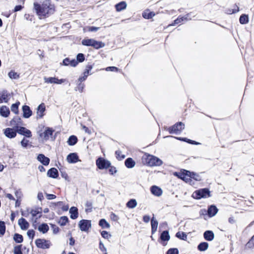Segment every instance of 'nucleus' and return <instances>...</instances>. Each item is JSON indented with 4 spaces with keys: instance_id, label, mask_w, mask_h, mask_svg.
Returning a JSON list of instances; mask_svg holds the SVG:
<instances>
[{
    "instance_id": "nucleus-1",
    "label": "nucleus",
    "mask_w": 254,
    "mask_h": 254,
    "mask_svg": "<svg viewBox=\"0 0 254 254\" xmlns=\"http://www.w3.org/2000/svg\"><path fill=\"white\" fill-rule=\"evenodd\" d=\"M33 8L40 19L49 17L56 11L55 5L52 2L51 0H45L42 3L35 2L33 3Z\"/></svg>"
},
{
    "instance_id": "nucleus-2",
    "label": "nucleus",
    "mask_w": 254,
    "mask_h": 254,
    "mask_svg": "<svg viewBox=\"0 0 254 254\" xmlns=\"http://www.w3.org/2000/svg\"><path fill=\"white\" fill-rule=\"evenodd\" d=\"M142 163L148 166H160L163 164L162 161L159 158L145 153L141 158Z\"/></svg>"
},
{
    "instance_id": "nucleus-3",
    "label": "nucleus",
    "mask_w": 254,
    "mask_h": 254,
    "mask_svg": "<svg viewBox=\"0 0 254 254\" xmlns=\"http://www.w3.org/2000/svg\"><path fill=\"white\" fill-rule=\"evenodd\" d=\"M210 196V192L207 188L196 190L192 194V197L196 199H200L202 198H208Z\"/></svg>"
},
{
    "instance_id": "nucleus-4",
    "label": "nucleus",
    "mask_w": 254,
    "mask_h": 254,
    "mask_svg": "<svg viewBox=\"0 0 254 254\" xmlns=\"http://www.w3.org/2000/svg\"><path fill=\"white\" fill-rule=\"evenodd\" d=\"M185 128V125L182 122H179L173 126L168 128L167 130L170 133L180 134Z\"/></svg>"
},
{
    "instance_id": "nucleus-5",
    "label": "nucleus",
    "mask_w": 254,
    "mask_h": 254,
    "mask_svg": "<svg viewBox=\"0 0 254 254\" xmlns=\"http://www.w3.org/2000/svg\"><path fill=\"white\" fill-rule=\"evenodd\" d=\"M96 164L97 167L101 170L106 169L111 166L110 161L106 160L102 157H99L96 160Z\"/></svg>"
},
{
    "instance_id": "nucleus-6",
    "label": "nucleus",
    "mask_w": 254,
    "mask_h": 254,
    "mask_svg": "<svg viewBox=\"0 0 254 254\" xmlns=\"http://www.w3.org/2000/svg\"><path fill=\"white\" fill-rule=\"evenodd\" d=\"M35 244L37 248L47 249L50 247V243L49 241L44 239H37L35 241Z\"/></svg>"
},
{
    "instance_id": "nucleus-7",
    "label": "nucleus",
    "mask_w": 254,
    "mask_h": 254,
    "mask_svg": "<svg viewBox=\"0 0 254 254\" xmlns=\"http://www.w3.org/2000/svg\"><path fill=\"white\" fill-rule=\"evenodd\" d=\"M9 123L10 125L16 129H18L19 127H20L23 125V121L21 118L17 116L14 117Z\"/></svg>"
},
{
    "instance_id": "nucleus-8",
    "label": "nucleus",
    "mask_w": 254,
    "mask_h": 254,
    "mask_svg": "<svg viewBox=\"0 0 254 254\" xmlns=\"http://www.w3.org/2000/svg\"><path fill=\"white\" fill-rule=\"evenodd\" d=\"M17 129L14 128L7 127L3 130V133L8 138H13L17 135Z\"/></svg>"
},
{
    "instance_id": "nucleus-9",
    "label": "nucleus",
    "mask_w": 254,
    "mask_h": 254,
    "mask_svg": "<svg viewBox=\"0 0 254 254\" xmlns=\"http://www.w3.org/2000/svg\"><path fill=\"white\" fill-rule=\"evenodd\" d=\"M79 226L82 231H88L91 227V222L87 220H81L79 222Z\"/></svg>"
},
{
    "instance_id": "nucleus-10",
    "label": "nucleus",
    "mask_w": 254,
    "mask_h": 254,
    "mask_svg": "<svg viewBox=\"0 0 254 254\" xmlns=\"http://www.w3.org/2000/svg\"><path fill=\"white\" fill-rule=\"evenodd\" d=\"M17 131L18 133L24 135L26 137L30 138L32 136L31 131L25 127H21L17 129Z\"/></svg>"
},
{
    "instance_id": "nucleus-11",
    "label": "nucleus",
    "mask_w": 254,
    "mask_h": 254,
    "mask_svg": "<svg viewBox=\"0 0 254 254\" xmlns=\"http://www.w3.org/2000/svg\"><path fill=\"white\" fill-rule=\"evenodd\" d=\"M44 79H45V82H46V83H56V84H62L63 82H64L65 81V79H59L58 78L55 77H48V78H45Z\"/></svg>"
},
{
    "instance_id": "nucleus-12",
    "label": "nucleus",
    "mask_w": 254,
    "mask_h": 254,
    "mask_svg": "<svg viewBox=\"0 0 254 254\" xmlns=\"http://www.w3.org/2000/svg\"><path fill=\"white\" fill-rule=\"evenodd\" d=\"M54 131V130L51 128L46 127L44 132L40 134V136L45 140H48L49 137L52 135Z\"/></svg>"
},
{
    "instance_id": "nucleus-13",
    "label": "nucleus",
    "mask_w": 254,
    "mask_h": 254,
    "mask_svg": "<svg viewBox=\"0 0 254 254\" xmlns=\"http://www.w3.org/2000/svg\"><path fill=\"white\" fill-rule=\"evenodd\" d=\"M191 172L187 170H184L182 172L180 175V178L183 180L185 181L186 182H189L191 181Z\"/></svg>"
},
{
    "instance_id": "nucleus-14",
    "label": "nucleus",
    "mask_w": 254,
    "mask_h": 254,
    "mask_svg": "<svg viewBox=\"0 0 254 254\" xmlns=\"http://www.w3.org/2000/svg\"><path fill=\"white\" fill-rule=\"evenodd\" d=\"M23 117L24 118H29L32 115V111L28 105H23L22 108Z\"/></svg>"
},
{
    "instance_id": "nucleus-15",
    "label": "nucleus",
    "mask_w": 254,
    "mask_h": 254,
    "mask_svg": "<svg viewBox=\"0 0 254 254\" xmlns=\"http://www.w3.org/2000/svg\"><path fill=\"white\" fill-rule=\"evenodd\" d=\"M46 111V107L44 103H42L37 108V115L39 118H42L44 116V112Z\"/></svg>"
},
{
    "instance_id": "nucleus-16",
    "label": "nucleus",
    "mask_w": 254,
    "mask_h": 254,
    "mask_svg": "<svg viewBox=\"0 0 254 254\" xmlns=\"http://www.w3.org/2000/svg\"><path fill=\"white\" fill-rule=\"evenodd\" d=\"M67 160L69 163H75L79 161V158L76 153H72L67 156Z\"/></svg>"
},
{
    "instance_id": "nucleus-17",
    "label": "nucleus",
    "mask_w": 254,
    "mask_h": 254,
    "mask_svg": "<svg viewBox=\"0 0 254 254\" xmlns=\"http://www.w3.org/2000/svg\"><path fill=\"white\" fill-rule=\"evenodd\" d=\"M37 159L38 161H39L41 163L43 164V165L45 166H47L49 164L50 161V159L48 157H46L43 154H39L37 157Z\"/></svg>"
},
{
    "instance_id": "nucleus-18",
    "label": "nucleus",
    "mask_w": 254,
    "mask_h": 254,
    "mask_svg": "<svg viewBox=\"0 0 254 254\" xmlns=\"http://www.w3.org/2000/svg\"><path fill=\"white\" fill-rule=\"evenodd\" d=\"M47 176L50 178L56 179L59 177V172L56 168H52L47 172Z\"/></svg>"
},
{
    "instance_id": "nucleus-19",
    "label": "nucleus",
    "mask_w": 254,
    "mask_h": 254,
    "mask_svg": "<svg viewBox=\"0 0 254 254\" xmlns=\"http://www.w3.org/2000/svg\"><path fill=\"white\" fill-rule=\"evenodd\" d=\"M18 224L22 230H26L29 226V223L23 217L18 220Z\"/></svg>"
},
{
    "instance_id": "nucleus-20",
    "label": "nucleus",
    "mask_w": 254,
    "mask_h": 254,
    "mask_svg": "<svg viewBox=\"0 0 254 254\" xmlns=\"http://www.w3.org/2000/svg\"><path fill=\"white\" fill-rule=\"evenodd\" d=\"M10 114V110L6 106H2L0 108V115L3 117L7 118Z\"/></svg>"
},
{
    "instance_id": "nucleus-21",
    "label": "nucleus",
    "mask_w": 254,
    "mask_h": 254,
    "mask_svg": "<svg viewBox=\"0 0 254 254\" xmlns=\"http://www.w3.org/2000/svg\"><path fill=\"white\" fill-rule=\"evenodd\" d=\"M92 66L91 65H87L83 73V76L79 77V78H80V79L82 80H85L89 74V71L92 69Z\"/></svg>"
},
{
    "instance_id": "nucleus-22",
    "label": "nucleus",
    "mask_w": 254,
    "mask_h": 254,
    "mask_svg": "<svg viewBox=\"0 0 254 254\" xmlns=\"http://www.w3.org/2000/svg\"><path fill=\"white\" fill-rule=\"evenodd\" d=\"M85 80H81L80 78L79 77L77 81V85L75 87L76 91H78L80 93L83 92V89L85 87V84L84 83H83V82Z\"/></svg>"
},
{
    "instance_id": "nucleus-23",
    "label": "nucleus",
    "mask_w": 254,
    "mask_h": 254,
    "mask_svg": "<svg viewBox=\"0 0 254 254\" xmlns=\"http://www.w3.org/2000/svg\"><path fill=\"white\" fill-rule=\"evenodd\" d=\"M191 18L190 17V14H188L184 16L183 17H179L177 19L174 20V23L172 24L169 25V26H174L175 24H179L184 20H190Z\"/></svg>"
},
{
    "instance_id": "nucleus-24",
    "label": "nucleus",
    "mask_w": 254,
    "mask_h": 254,
    "mask_svg": "<svg viewBox=\"0 0 254 254\" xmlns=\"http://www.w3.org/2000/svg\"><path fill=\"white\" fill-rule=\"evenodd\" d=\"M150 190L152 194L157 196H160L162 194V190L160 188L156 186H153L151 187Z\"/></svg>"
},
{
    "instance_id": "nucleus-25",
    "label": "nucleus",
    "mask_w": 254,
    "mask_h": 254,
    "mask_svg": "<svg viewBox=\"0 0 254 254\" xmlns=\"http://www.w3.org/2000/svg\"><path fill=\"white\" fill-rule=\"evenodd\" d=\"M218 209L213 205L209 206L207 210V213L209 217H211L215 216L217 213Z\"/></svg>"
},
{
    "instance_id": "nucleus-26",
    "label": "nucleus",
    "mask_w": 254,
    "mask_h": 254,
    "mask_svg": "<svg viewBox=\"0 0 254 254\" xmlns=\"http://www.w3.org/2000/svg\"><path fill=\"white\" fill-rule=\"evenodd\" d=\"M69 213L70 214V217L72 219H75L78 216V209L76 207H71L69 209Z\"/></svg>"
},
{
    "instance_id": "nucleus-27",
    "label": "nucleus",
    "mask_w": 254,
    "mask_h": 254,
    "mask_svg": "<svg viewBox=\"0 0 254 254\" xmlns=\"http://www.w3.org/2000/svg\"><path fill=\"white\" fill-rule=\"evenodd\" d=\"M203 236L204 239L208 241H212L214 238L213 232L210 230L206 231L203 234Z\"/></svg>"
},
{
    "instance_id": "nucleus-28",
    "label": "nucleus",
    "mask_w": 254,
    "mask_h": 254,
    "mask_svg": "<svg viewBox=\"0 0 254 254\" xmlns=\"http://www.w3.org/2000/svg\"><path fill=\"white\" fill-rule=\"evenodd\" d=\"M151 232L152 234L155 233L157 229L158 222L157 220L155 219L154 217L151 220Z\"/></svg>"
},
{
    "instance_id": "nucleus-29",
    "label": "nucleus",
    "mask_w": 254,
    "mask_h": 254,
    "mask_svg": "<svg viewBox=\"0 0 254 254\" xmlns=\"http://www.w3.org/2000/svg\"><path fill=\"white\" fill-rule=\"evenodd\" d=\"M20 103L19 101H17L15 103L12 104L11 106V110L16 115L19 114V106Z\"/></svg>"
},
{
    "instance_id": "nucleus-30",
    "label": "nucleus",
    "mask_w": 254,
    "mask_h": 254,
    "mask_svg": "<svg viewBox=\"0 0 254 254\" xmlns=\"http://www.w3.org/2000/svg\"><path fill=\"white\" fill-rule=\"evenodd\" d=\"M125 165L128 168H132L135 165V161L131 158H128L125 161Z\"/></svg>"
},
{
    "instance_id": "nucleus-31",
    "label": "nucleus",
    "mask_w": 254,
    "mask_h": 254,
    "mask_svg": "<svg viewBox=\"0 0 254 254\" xmlns=\"http://www.w3.org/2000/svg\"><path fill=\"white\" fill-rule=\"evenodd\" d=\"M49 230V226L46 223H42L38 227V230L43 234L46 233Z\"/></svg>"
},
{
    "instance_id": "nucleus-32",
    "label": "nucleus",
    "mask_w": 254,
    "mask_h": 254,
    "mask_svg": "<svg viewBox=\"0 0 254 254\" xmlns=\"http://www.w3.org/2000/svg\"><path fill=\"white\" fill-rule=\"evenodd\" d=\"M9 94H8L6 91H3L0 96V98L2 100V102L3 101L5 103L8 102L9 100Z\"/></svg>"
},
{
    "instance_id": "nucleus-33",
    "label": "nucleus",
    "mask_w": 254,
    "mask_h": 254,
    "mask_svg": "<svg viewBox=\"0 0 254 254\" xmlns=\"http://www.w3.org/2000/svg\"><path fill=\"white\" fill-rule=\"evenodd\" d=\"M78 141L77 137L75 135H71L68 138L67 143L69 145L72 146L75 145Z\"/></svg>"
},
{
    "instance_id": "nucleus-34",
    "label": "nucleus",
    "mask_w": 254,
    "mask_h": 254,
    "mask_svg": "<svg viewBox=\"0 0 254 254\" xmlns=\"http://www.w3.org/2000/svg\"><path fill=\"white\" fill-rule=\"evenodd\" d=\"M160 239L163 241H168L170 239V236L169 235L168 231H164L161 234Z\"/></svg>"
},
{
    "instance_id": "nucleus-35",
    "label": "nucleus",
    "mask_w": 254,
    "mask_h": 254,
    "mask_svg": "<svg viewBox=\"0 0 254 254\" xmlns=\"http://www.w3.org/2000/svg\"><path fill=\"white\" fill-rule=\"evenodd\" d=\"M127 7V3L125 1H122L117 4L115 7L117 11H120L125 9Z\"/></svg>"
},
{
    "instance_id": "nucleus-36",
    "label": "nucleus",
    "mask_w": 254,
    "mask_h": 254,
    "mask_svg": "<svg viewBox=\"0 0 254 254\" xmlns=\"http://www.w3.org/2000/svg\"><path fill=\"white\" fill-rule=\"evenodd\" d=\"M208 248V244L207 242L200 243L197 246L198 250L201 252L206 251Z\"/></svg>"
},
{
    "instance_id": "nucleus-37",
    "label": "nucleus",
    "mask_w": 254,
    "mask_h": 254,
    "mask_svg": "<svg viewBox=\"0 0 254 254\" xmlns=\"http://www.w3.org/2000/svg\"><path fill=\"white\" fill-rule=\"evenodd\" d=\"M14 241L17 243H21L23 241V237L22 235L15 233L13 235Z\"/></svg>"
},
{
    "instance_id": "nucleus-38",
    "label": "nucleus",
    "mask_w": 254,
    "mask_h": 254,
    "mask_svg": "<svg viewBox=\"0 0 254 254\" xmlns=\"http://www.w3.org/2000/svg\"><path fill=\"white\" fill-rule=\"evenodd\" d=\"M137 204V201L135 199H131L127 202L126 205L128 208H134L136 206Z\"/></svg>"
},
{
    "instance_id": "nucleus-39",
    "label": "nucleus",
    "mask_w": 254,
    "mask_h": 254,
    "mask_svg": "<svg viewBox=\"0 0 254 254\" xmlns=\"http://www.w3.org/2000/svg\"><path fill=\"white\" fill-rule=\"evenodd\" d=\"M239 21L241 24H245L249 22V17L248 15L242 14L239 19Z\"/></svg>"
},
{
    "instance_id": "nucleus-40",
    "label": "nucleus",
    "mask_w": 254,
    "mask_h": 254,
    "mask_svg": "<svg viewBox=\"0 0 254 254\" xmlns=\"http://www.w3.org/2000/svg\"><path fill=\"white\" fill-rule=\"evenodd\" d=\"M103 46L104 44L101 42L97 41L94 39L91 47L96 49H99L103 47Z\"/></svg>"
},
{
    "instance_id": "nucleus-41",
    "label": "nucleus",
    "mask_w": 254,
    "mask_h": 254,
    "mask_svg": "<svg viewBox=\"0 0 254 254\" xmlns=\"http://www.w3.org/2000/svg\"><path fill=\"white\" fill-rule=\"evenodd\" d=\"M93 40H94V39H93L85 38L82 41L81 43H82V44L84 46H92Z\"/></svg>"
},
{
    "instance_id": "nucleus-42",
    "label": "nucleus",
    "mask_w": 254,
    "mask_h": 254,
    "mask_svg": "<svg viewBox=\"0 0 254 254\" xmlns=\"http://www.w3.org/2000/svg\"><path fill=\"white\" fill-rule=\"evenodd\" d=\"M176 237L178 238L183 240H187V235L183 232H178L176 234Z\"/></svg>"
},
{
    "instance_id": "nucleus-43",
    "label": "nucleus",
    "mask_w": 254,
    "mask_h": 254,
    "mask_svg": "<svg viewBox=\"0 0 254 254\" xmlns=\"http://www.w3.org/2000/svg\"><path fill=\"white\" fill-rule=\"evenodd\" d=\"M68 222V219L67 216H62L59 221V224L61 226H64Z\"/></svg>"
},
{
    "instance_id": "nucleus-44",
    "label": "nucleus",
    "mask_w": 254,
    "mask_h": 254,
    "mask_svg": "<svg viewBox=\"0 0 254 254\" xmlns=\"http://www.w3.org/2000/svg\"><path fill=\"white\" fill-rule=\"evenodd\" d=\"M155 14L153 12H150L148 10L145 11L142 13L143 17L146 19L151 18Z\"/></svg>"
},
{
    "instance_id": "nucleus-45",
    "label": "nucleus",
    "mask_w": 254,
    "mask_h": 254,
    "mask_svg": "<svg viewBox=\"0 0 254 254\" xmlns=\"http://www.w3.org/2000/svg\"><path fill=\"white\" fill-rule=\"evenodd\" d=\"M99 225L102 228H107L110 227L109 224L104 219H102L99 221Z\"/></svg>"
},
{
    "instance_id": "nucleus-46",
    "label": "nucleus",
    "mask_w": 254,
    "mask_h": 254,
    "mask_svg": "<svg viewBox=\"0 0 254 254\" xmlns=\"http://www.w3.org/2000/svg\"><path fill=\"white\" fill-rule=\"evenodd\" d=\"M22 245H19L14 247V254H23L22 252Z\"/></svg>"
},
{
    "instance_id": "nucleus-47",
    "label": "nucleus",
    "mask_w": 254,
    "mask_h": 254,
    "mask_svg": "<svg viewBox=\"0 0 254 254\" xmlns=\"http://www.w3.org/2000/svg\"><path fill=\"white\" fill-rule=\"evenodd\" d=\"M6 227L3 221H0V236H3L5 232Z\"/></svg>"
},
{
    "instance_id": "nucleus-48",
    "label": "nucleus",
    "mask_w": 254,
    "mask_h": 254,
    "mask_svg": "<svg viewBox=\"0 0 254 254\" xmlns=\"http://www.w3.org/2000/svg\"><path fill=\"white\" fill-rule=\"evenodd\" d=\"M55 205H58V206H62V209L63 211H66L68 209V205L64 204V203L63 201L57 202V203H55Z\"/></svg>"
},
{
    "instance_id": "nucleus-49",
    "label": "nucleus",
    "mask_w": 254,
    "mask_h": 254,
    "mask_svg": "<svg viewBox=\"0 0 254 254\" xmlns=\"http://www.w3.org/2000/svg\"><path fill=\"white\" fill-rule=\"evenodd\" d=\"M86 207V211L91 212L92 210V203L91 201H87L85 204Z\"/></svg>"
},
{
    "instance_id": "nucleus-50",
    "label": "nucleus",
    "mask_w": 254,
    "mask_h": 254,
    "mask_svg": "<svg viewBox=\"0 0 254 254\" xmlns=\"http://www.w3.org/2000/svg\"><path fill=\"white\" fill-rule=\"evenodd\" d=\"M176 138H177V139L180 140H183V141H187V142H188L189 143H191V144H199V143H198V142H196L195 141H193V140L187 139L186 138L176 137Z\"/></svg>"
},
{
    "instance_id": "nucleus-51",
    "label": "nucleus",
    "mask_w": 254,
    "mask_h": 254,
    "mask_svg": "<svg viewBox=\"0 0 254 254\" xmlns=\"http://www.w3.org/2000/svg\"><path fill=\"white\" fill-rule=\"evenodd\" d=\"M8 76L10 78L16 79L19 77V75L13 70H11L8 73Z\"/></svg>"
},
{
    "instance_id": "nucleus-52",
    "label": "nucleus",
    "mask_w": 254,
    "mask_h": 254,
    "mask_svg": "<svg viewBox=\"0 0 254 254\" xmlns=\"http://www.w3.org/2000/svg\"><path fill=\"white\" fill-rule=\"evenodd\" d=\"M85 60V57L84 54L82 53H79L77 55L76 57V60L77 61L78 63H81L83 62Z\"/></svg>"
},
{
    "instance_id": "nucleus-53",
    "label": "nucleus",
    "mask_w": 254,
    "mask_h": 254,
    "mask_svg": "<svg viewBox=\"0 0 254 254\" xmlns=\"http://www.w3.org/2000/svg\"><path fill=\"white\" fill-rule=\"evenodd\" d=\"M51 227L53 230V233L55 234H58L60 231V228L55 224H51Z\"/></svg>"
},
{
    "instance_id": "nucleus-54",
    "label": "nucleus",
    "mask_w": 254,
    "mask_h": 254,
    "mask_svg": "<svg viewBox=\"0 0 254 254\" xmlns=\"http://www.w3.org/2000/svg\"><path fill=\"white\" fill-rule=\"evenodd\" d=\"M116 158L119 160H121L123 159L125 157V155L122 154L120 151H117L115 152Z\"/></svg>"
},
{
    "instance_id": "nucleus-55",
    "label": "nucleus",
    "mask_w": 254,
    "mask_h": 254,
    "mask_svg": "<svg viewBox=\"0 0 254 254\" xmlns=\"http://www.w3.org/2000/svg\"><path fill=\"white\" fill-rule=\"evenodd\" d=\"M191 179H193L194 180L199 181L201 180V178L200 176L194 172H191Z\"/></svg>"
},
{
    "instance_id": "nucleus-56",
    "label": "nucleus",
    "mask_w": 254,
    "mask_h": 254,
    "mask_svg": "<svg viewBox=\"0 0 254 254\" xmlns=\"http://www.w3.org/2000/svg\"><path fill=\"white\" fill-rule=\"evenodd\" d=\"M247 246L249 248H252L254 247V235L251 240L247 243Z\"/></svg>"
},
{
    "instance_id": "nucleus-57",
    "label": "nucleus",
    "mask_w": 254,
    "mask_h": 254,
    "mask_svg": "<svg viewBox=\"0 0 254 254\" xmlns=\"http://www.w3.org/2000/svg\"><path fill=\"white\" fill-rule=\"evenodd\" d=\"M166 254H179V251L177 248H172L167 251Z\"/></svg>"
},
{
    "instance_id": "nucleus-58",
    "label": "nucleus",
    "mask_w": 254,
    "mask_h": 254,
    "mask_svg": "<svg viewBox=\"0 0 254 254\" xmlns=\"http://www.w3.org/2000/svg\"><path fill=\"white\" fill-rule=\"evenodd\" d=\"M27 235L29 238L33 239L35 236V231L33 230H29L27 231Z\"/></svg>"
},
{
    "instance_id": "nucleus-59",
    "label": "nucleus",
    "mask_w": 254,
    "mask_h": 254,
    "mask_svg": "<svg viewBox=\"0 0 254 254\" xmlns=\"http://www.w3.org/2000/svg\"><path fill=\"white\" fill-rule=\"evenodd\" d=\"M99 248L100 250L104 254H107L106 249L105 248L103 244L101 242H100L99 243Z\"/></svg>"
},
{
    "instance_id": "nucleus-60",
    "label": "nucleus",
    "mask_w": 254,
    "mask_h": 254,
    "mask_svg": "<svg viewBox=\"0 0 254 254\" xmlns=\"http://www.w3.org/2000/svg\"><path fill=\"white\" fill-rule=\"evenodd\" d=\"M29 144V140L26 139L25 138H23L21 141V145L24 147H26Z\"/></svg>"
},
{
    "instance_id": "nucleus-61",
    "label": "nucleus",
    "mask_w": 254,
    "mask_h": 254,
    "mask_svg": "<svg viewBox=\"0 0 254 254\" xmlns=\"http://www.w3.org/2000/svg\"><path fill=\"white\" fill-rule=\"evenodd\" d=\"M70 59L68 58H65L63 61V64L65 66L70 65Z\"/></svg>"
},
{
    "instance_id": "nucleus-62",
    "label": "nucleus",
    "mask_w": 254,
    "mask_h": 254,
    "mask_svg": "<svg viewBox=\"0 0 254 254\" xmlns=\"http://www.w3.org/2000/svg\"><path fill=\"white\" fill-rule=\"evenodd\" d=\"M78 63L77 61L75 59L70 60V66L72 67H75L78 64Z\"/></svg>"
},
{
    "instance_id": "nucleus-63",
    "label": "nucleus",
    "mask_w": 254,
    "mask_h": 254,
    "mask_svg": "<svg viewBox=\"0 0 254 254\" xmlns=\"http://www.w3.org/2000/svg\"><path fill=\"white\" fill-rule=\"evenodd\" d=\"M31 213L33 216H36L38 214H41V211H39L38 209H33L31 211Z\"/></svg>"
},
{
    "instance_id": "nucleus-64",
    "label": "nucleus",
    "mask_w": 254,
    "mask_h": 254,
    "mask_svg": "<svg viewBox=\"0 0 254 254\" xmlns=\"http://www.w3.org/2000/svg\"><path fill=\"white\" fill-rule=\"evenodd\" d=\"M101 235L104 238H109V237H110V234H109L107 231H103L101 232Z\"/></svg>"
}]
</instances>
